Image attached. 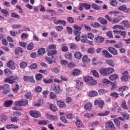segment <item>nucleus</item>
I'll return each instance as SVG.
<instances>
[{"label": "nucleus", "mask_w": 130, "mask_h": 130, "mask_svg": "<svg viewBox=\"0 0 130 130\" xmlns=\"http://www.w3.org/2000/svg\"><path fill=\"white\" fill-rule=\"evenodd\" d=\"M84 107L85 110H89L91 109L92 107V104L91 103H88L87 104H85Z\"/></svg>", "instance_id": "obj_30"}, {"label": "nucleus", "mask_w": 130, "mask_h": 130, "mask_svg": "<svg viewBox=\"0 0 130 130\" xmlns=\"http://www.w3.org/2000/svg\"><path fill=\"white\" fill-rule=\"evenodd\" d=\"M42 91V87L41 86H37L36 87V89H35V91L36 93H40Z\"/></svg>", "instance_id": "obj_60"}, {"label": "nucleus", "mask_w": 130, "mask_h": 130, "mask_svg": "<svg viewBox=\"0 0 130 130\" xmlns=\"http://www.w3.org/2000/svg\"><path fill=\"white\" fill-rule=\"evenodd\" d=\"M57 51L56 50H48L47 55L48 56H51L54 55L55 54H57Z\"/></svg>", "instance_id": "obj_29"}, {"label": "nucleus", "mask_w": 130, "mask_h": 130, "mask_svg": "<svg viewBox=\"0 0 130 130\" xmlns=\"http://www.w3.org/2000/svg\"><path fill=\"white\" fill-rule=\"evenodd\" d=\"M75 57L78 59H81V57H82V53H81L80 51H77L74 54Z\"/></svg>", "instance_id": "obj_28"}, {"label": "nucleus", "mask_w": 130, "mask_h": 130, "mask_svg": "<svg viewBox=\"0 0 130 130\" xmlns=\"http://www.w3.org/2000/svg\"><path fill=\"white\" fill-rule=\"evenodd\" d=\"M66 116L67 119H73V113H68L67 115H65Z\"/></svg>", "instance_id": "obj_64"}, {"label": "nucleus", "mask_w": 130, "mask_h": 130, "mask_svg": "<svg viewBox=\"0 0 130 130\" xmlns=\"http://www.w3.org/2000/svg\"><path fill=\"white\" fill-rule=\"evenodd\" d=\"M82 62L84 63H89V62L91 61V59H89L87 55H84V56L82 57Z\"/></svg>", "instance_id": "obj_19"}, {"label": "nucleus", "mask_w": 130, "mask_h": 130, "mask_svg": "<svg viewBox=\"0 0 130 130\" xmlns=\"http://www.w3.org/2000/svg\"><path fill=\"white\" fill-rule=\"evenodd\" d=\"M109 113H110L108 111H106L104 113H99L98 116L101 117L106 116H108L109 114Z\"/></svg>", "instance_id": "obj_51"}, {"label": "nucleus", "mask_w": 130, "mask_h": 130, "mask_svg": "<svg viewBox=\"0 0 130 130\" xmlns=\"http://www.w3.org/2000/svg\"><path fill=\"white\" fill-rule=\"evenodd\" d=\"M47 118L48 119H49L51 121L57 120L58 117L57 116L52 115H47Z\"/></svg>", "instance_id": "obj_26"}, {"label": "nucleus", "mask_w": 130, "mask_h": 130, "mask_svg": "<svg viewBox=\"0 0 130 130\" xmlns=\"http://www.w3.org/2000/svg\"><path fill=\"white\" fill-rule=\"evenodd\" d=\"M57 105H58V106L59 108H62V107H64L66 106V104H64V103L63 101H57Z\"/></svg>", "instance_id": "obj_31"}, {"label": "nucleus", "mask_w": 130, "mask_h": 130, "mask_svg": "<svg viewBox=\"0 0 130 130\" xmlns=\"http://www.w3.org/2000/svg\"><path fill=\"white\" fill-rule=\"evenodd\" d=\"M3 90V93L5 94H8L10 91V85L5 84L0 86V90Z\"/></svg>", "instance_id": "obj_4"}, {"label": "nucleus", "mask_w": 130, "mask_h": 130, "mask_svg": "<svg viewBox=\"0 0 130 130\" xmlns=\"http://www.w3.org/2000/svg\"><path fill=\"white\" fill-rule=\"evenodd\" d=\"M102 54L107 58H111L113 57L112 55H111L110 53H109L108 50H102Z\"/></svg>", "instance_id": "obj_14"}, {"label": "nucleus", "mask_w": 130, "mask_h": 130, "mask_svg": "<svg viewBox=\"0 0 130 130\" xmlns=\"http://www.w3.org/2000/svg\"><path fill=\"white\" fill-rule=\"evenodd\" d=\"M96 96H98V93L94 90H92L89 92V96L90 98Z\"/></svg>", "instance_id": "obj_27"}, {"label": "nucleus", "mask_w": 130, "mask_h": 130, "mask_svg": "<svg viewBox=\"0 0 130 130\" xmlns=\"http://www.w3.org/2000/svg\"><path fill=\"white\" fill-rule=\"evenodd\" d=\"M129 89V88L126 86H122L120 87H119L118 89V92L120 93H119V95L121 96H124V94H123V92L125 91H127Z\"/></svg>", "instance_id": "obj_7"}, {"label": "nucleus", "mask_w": 130, "mask_h": 130, "mask_svg": "<svg viewBox=\"0 0 130 130\" xmlns=\"http://www.w3.org/2000/svg\"><path fill=\"white\" fill-rule=\"evenodd\" d=\"M119 95V94H118L117 92H111L110 94V95L113 98H118V95Z\"/></svg>", "instance_id": "obj_43"}, {"label": "nucleus", "mask_w": 130, "mask_h": 130, "mask_svg": "<svg viewBox=\"0 0 130 130\" xmlns=\"http://www.w3.org/2000/svg\"><path fill=\"white\" fill-rule=\"evenodd\" d=\"M83 86V82H81L80 80H76V88L80 89Z\"/></svg>", "instance_id": "obj_17"}, {"label": "nucleus", "mask_w": 130, "mask_h": 130, "mask_svg": "<svg viewBox=\"0 0 130 130\" xmlns=\"http://www.w3.org/2000/svg\"><path fill=\"white\" fill-rule=\"evenodd\" d=\"M74 29H75L74 30V34L76 36H80L81 27L76 25L74 26Z\"/></svg>", "instance_id": "obj_9"}, {"label": "nucleus", "mask_w": 130, "mask_h": 130, "mask_svg": "<svg viewBox=\"0 0 130 130\" xmlns=\"http://www.w3.org/2000/svg\"><path fill=\"white\" fill-rule=\"evenodd\" d=\"M129 78L130 77L128 75V72L126 71L123 73V76L121 77V80L123 82H127Z\"/></svg>", "instance_id": "obj_10"}, {"label": "nucleus", "mask_w": 130, "mask_h": 130, "mask_svg": "<svg viewBox=\"0 0 130 130\" xmlns=\"http://www.w3.org/2000/svg\"><path fill=\"white\" fill-rule=\"evenodd\" d=\"M43 77V75L42 74H38L36 75V80L38 81H40Z\"/></svg>", "instance_id": "obj_45"}, {"label": "nucleus", "mask_w": 130, "mask_h": 130, "mask_svg": "<svg viewBox=\"0 0 130 130\" xmlns=\"http://www.w3.org/2000/svg\"><path fill=\"white\" fill-rule=\"evenodd\" d=\"M70 48L71 49H77L78 48V46L77 45V44H75V43H70Z\"/></svg>", "instance_id": "obj_50"}, {"label": "nucleus", "mask_w": 130, "mask_h": 130, "mask_svg": "<svg viewBox=\"0 0 130 130\" xmlns=\"http://www.w3.org/2000/svg\"><path fill=\"white\" fill-rule=\"evenodd\" d=\"M2 13L3 14V16L5 17H8L9 16V13L7 11L6 9H2Z\"/></svg>", "instance_id": "obj_49"}, {"label": "nucleus", "mask_w": 130, "mask_h": 130, "mask_svg": "<svg viewBox=\"0 0 130 130\" xmlns=\"http://www.w3.org/2000/svg\"><path fill=\"white\" fill-rule=\"evenodd\" d=\"M51 90L55 92L56 94L60 93L61 92L59 85H51Z\"/></svg>", "instance_id": "obj_6"}, {"label": "nucleus", "mask_w": 130, "mask_h": 130, "mask_svg": "<svg viewBox=\"0 0 130 130\" xmlns=\"http://www.w3.org/2000/svg\"><path fill=\"white\" fill-rule=\"evenodd\" d=\"M45 50L44 48H41L39 49L38 53L39 55H42L45 54Z\"/></svg>", "instance_id": "obj_40"}, {"label": "nucleus", "mask_w": 130, "mask_h": 130, "mask_svg": "<svg viewBox=\"0 0 130 130\" xmlns=\"http://www.w3.org/2000/svg\"><path fill=\"white\" fill-rule=\"evenodd\" d=\"M5 75L7 76H8L11 74H12L13 72L10 70V69H6L4 70Z\"/></svg>", "instance_id": "obj_37"}, {"label": "nucleus", "mask_w": 130, "mask_h": 130, "mask_svg": "<svg viewBox=\"0 0 130 130\" xmlns=\"http://www.w3.org/2000/svg\"><path fill=\"white\" fill-rule=\"evenodd\" d=\"M105 39L103 37L98 36L94 39V42L95 44H101L104 42Z\"/></svg>", "instance_id": "obj_11"}, {"label": "nucleus", "mask_w": 130, "mask_h": 130, "mask_svg": "<svg viewBox=\"0 0 130 130\" xmlns=\"http://www.w3.org/2000/svg\"><path fill=\"white\" fill-rule=\"evenodd\" d=\"M82 6V7H84L85 9V10H89L91 9V5L88 4L87 3H84L81 4Z\"/></svg>", "instance_id": "obj_36"}, {"label": "nucleus", "mask_w": 130, "mask_h": 130, "mask_svg": "<svg viewBox=\"0 0 130 130\" xmlns=\"http://www.w3.org/2000/svg\"><path fill=\"white\" fill-rule=\"evenodd\" d=\"M27 65V64L26 62H21L20 63V68L22 69L25 68Z\"/></svg>", "instance_id": "obj_63"}, {"label": "nucleus", "mask_w": 130, "mask_h": 130, "mask_svg": "<svg viewBox=\"0 0 130 130\" xmlns=\"http://www.w3.org/2000/svg\"><path fill=\"white\" fill-rule=\"evenodd\" d=\"M5 82H6V83H8L9 84H13L15 82L14 80L9 78H5Z\"/></svg>", "instance_id": "obj_48"}, {"label": "nucleus", "mask_w": 130, "mask_h": 130, "mask_svg": "<svg viewBox=\"0 0 130 130\" xmlns=\"http://www.w3.org/2000/svg\"><path fill=\"white\" fill-rule=\"evenodd\" d=\"M15 104L17 106L26 107L28 104V101L26 99H21L19 101H16Z\"/></svg>", "instance_id": "obj_5"}, {"label": "nucleus", "mask_w": 130, "mask_h": 130, "mask_svg": "<svg viewBox=\"0 0 130 130\" xmlns=\"http://www.w3.org/2000/svg\"><path fill=\"white\" fill-rule=\"evenodd\" d=\"M67 66L69 69L74 68L76 66V64L74 63V62H71L67 64Z\"/></svg>", "instance_id": "obj_57"}, {"label": "nucleus", "mask_w": 130, "mask_h": 130, "mask_svg": "<svg viewBox=\"0 0 130 130\" xmlns=\"http://www.w3.org/2000/svg\"><path fill=\"white\" fill-rule=\"evenodd\" d=\"M43 81L44 82L45 84H51L53 83V80L52 78H50V79H44V80H43Z\"/></svg>", "instance_id": "obj_34"}, {"label": "nucleus", "mask_w": 130, "mask_h": 130, "mask_svg": "<svg viewBox=\"0 0 130 130\" xmlns=\"http://www.w3.org/2000/svg\"><path fill=\"white\" fill-rule=\"evenodd\" d=\"M95 106H98L100 109H103L104 105V101L103 100L99 101L95 100L94 103Z\"/></svg>", "instance_id": "obj_8"}, {"label": "nucleus", "mask_w": 130, "mask_h": 130, "mask_svg": "<svg viewBox=\"0 0 130 130\" xmlns=\"http://www.w3.org/2000/svg\"><path fill=\"white\" fill-rule=\"evenodd\" d=\"M29 68L30 70H35L38 68V65L36 63L31 64Z\"/></svg>", "instance_id": "obj_61"}, {"label": "nucleus", "mask_w": 130, "mask_h": 130, "mask_svg": "<svg viewBox=\"0 0 130 130\" xmlns=\"http://www.w3.org/2000/svg\"><path fill=\"white\" fill-rule=\"evenodd\" d=\"M98 92L99 94L103 95L104 94H105L107 92H108V90H107L106 89H99L98 90Z\"/></svg>", "instance_id": "obj_52"}, {"label": "nucleus", "mask_w": 130, "mask_h": 130, "mask_svg": "<svg viewBox=\"0 0 130 130\" xmlns=\"http://www.w3.org/2000/svg\"><path fill=\"white\" fill-rule=\"evenodd\" d=\"M34 44H33V43H30L27 46V49L29 51L32 50L34 49Z\"/></svg>", "instance_id": "obj_41"}, {"label": "nucleus", "mask_w": 130, "mask_h": 130, "mask_svg": "<svg viewBox=\"0 0 130 130\" xmlns=\"http://www.w3.org/2000/svg\"><path fill=\"white\" fill-rule=\"evenodd\" d=\"M10 121L13 123H17L19 121V118L18 117H11Z\"/></svg>", "instance_id": "obj_44"}, {"label": "nucleus", "mask_w": 130, "mask_h": 130, "mask_svg": "<svg viewBox=\"0 0 130 130\" xmlns=\"http://www.w3.org/2000/svg\"><path fill=\"white\" fill-rule=\"evenodd\" d=\"M98 21L100 22L102 24H108V21L106 20L105 18H103L102 17H100L98 18Z\"/></svg>", "instance_id": "obj_21"}, {"label": "nucleus", "mask_w": 130, "mask_h": 130, "mask_svg": "<svg viewBox=\"0 0 130 130\" xmlns=\"http://www.w3.org/2000/svg\"><path fill=\"white\" fill-rule=\"evenodd\" d=\"M113 121L114 122L116 126H117V127H119L120 125V122L119 120H118L117 118H116L114 120H113Z\"/></svg>", "instance_id": "obj_55"}, {"label": "nucleus", "mask_w": 130, "mask_h": 130, "mask_svg": "<svg viewBox=\"0 0 130 130\" xmlns=\"http://www.w3.org/2000/svg\"><path fill=\"white\" fill-rule=\"evenodd\" d=\"M65 57H66V58L69 60L72 59V53L70 52L67 53L66 54H65Z\"/></svg>", "instance_id": "obj_54"}, {"label": "nucleus", "mask_w": 130, "mask_h": 130, "mask_svg": "<svg viewBox=\"0 0 130 130\" xmlns=\"http://www.w3.org/2000/svg\"><path fill=\"white\" fill-rule=\"evenodd\" d=\"M113 32L115 38L117 39H120L121 36H122L123 38H125L126 35V32L125 31L117 30L115 29L113 30Z\"/></svg>", "instance_id": "obj_2"}, {"label": "nucleus", "mask_w": 130, "mask_h": 130, "mask_svg": "<svg viewBox=\"0 0 130 130\" xmlns=\"http://www.w3.org/2000/svg\"><path fill=\"white\" fill-rule=\"evenodd\" d=\"M14 62L11 59L9 60V61L7 62V67L12 70H15V66L14 65Z\"/></svg>", "instance_id": "obj_15"}, {"label": "nucleus", "mask_w": 130, "mask_h": 130, "mask_svg": "<svg viewBox=\"0 0 130 130\" xmlns=\"http://www.w3.org/2000/svg\"><path fill=\"white\" fill-rule=\"evenodd\" d=\"M117 2L115 0H111L110 5L112 7H116L117 6Z\"/></svg>", "instance_id": "obj_58"}, {"label": "nucleus", "mask_w": 130, "mask_h": 130, "mask_svg": "<svg viewBox=\"0 0 130 130\" xmlns=\"http://www.w3.org/2000/svg\"><path fill=\"white\" fill-rule=\"evenodd\" d=\"M122 116H123L124 119L128 120L129 119V115L126 113L122 114Z\"/></svg>", "instance_id": "obj_62"}, {"label": "nucleus", "mask_w": 130, "mask_h": 130, "mask_svg": "<svg viewBox=\"0 0 130 130\" xmlns=\"http://www.w3.org/2000/svg\"><path fill=\"white\" fill-rule=\"evenodd\" d=\"M81 43H87L88 42V39H87V37L86 35H82L81 36Z\"/></svg>", "instance_id": "obj_39"}, {"label": "nucleus", "mask_w": 130, "mask_h": 130, "mask_svg": "<svg viewBox=\"0 0 130 130\" xmlns=\"http://www.w3.org/2000/svg\"><path fill=\"white\" fill-rule=\"evenodd\" d=\"M118 78V75L116 74H113L109 76V79L111 81H114Z\"/></svg>", "instance_id": "obj_38"}, {"label": "nucleus", "mask_w": 130, "mask_h": 130, "mask_svg": "<svg viewBox=\"0 0 130 130\" xmlns=\"http://www.w3.org/2000/svg\"><path fill=\"white\" fill-rule=\"evenodd\" d=\"M84 80L87 84L89 85H94L97 84V81L93 79V78L90 76L85 77Z\"/></svg>", "instance_id": "obj_3"}, {"label": "nucleus", "mask_w": 130, "mask_h": 130, "mask_svg": "<svg viewBox=\"0 0 130 130\" xmlns=\"http://www.w3.org/2000/svg\"><path fill=\"white\" fill-rule=\"evenodd\" d=\"M45 61L48 62V64H52L53 63H55V60L54 59V56H51V58L49 57H45Z\"/></svg>", "instance_id": "obj_16"}, {"label": "nucleus", "mask_w": 130, "mask_h": 130, "mask_svg": "<svg viewBox=\"0 0 130 130\" xmlns=\"http://www.w3.org/2000/svg\"><path fill=\"white\" fill-rule=\"evenodd\" d=\"M99 72L102 76H108L114 72V70L110 67L107 68H102L99 69Z\"/></svg>", "instance_id": "obj_1"}, {"label": "nucleus", "mask_w": 130, "mask_h": 130, "mask_svg": "<svg viewBox=\"0 0 130 130\" xmlns=\"http://www.w3.org/2000/svg\"><path fill=\"white\" fill-rule=\"evenodd\" d=\"M38 123L39 125H46L47 124L49 123V122L47 120H42V121H41V120L39 121L38 122Z\"/></svg>", "instance_id": "obj_42"}, {"label": "nucleus", "mask_w": 130, "mask_h": 130, "mask_svg": "<svg viewBox=\"0 0 130 130\" xmlns=\"http://www.w3.org/2000/svg\"><path fill=\"white\" fill-rule=\"evenodd\" d=\"M6 128H7L8 129H17L18 128V126L17 125H15L13 124H7L6 126Z\"/></svg>", "instance_id": "obj_23"}, {"label": "nucleus", "mask_w": 130, "mask_h": 130, "mask_svg": "<svg viewBox=\"0 0 130 130\" xmlns=\"http://www.w3.org/2000/svg\"><path fill=\"white\" fill-rule=\"evenodd\" d=\"M121 23L123 24L124 25V26L126 27L127 28H129L130 27V24L127 20L122 21Z\"/></svg>", "instance_id": "obj_47"}, {"label": "nucleus", "mask_w": 130, "mask_h": 130, "mask_svg": "<svg viewBox=\"0 0 130 130\" xmlns=\"http://www.w3.org/2000/svg\"><path fill=\"white\" fill-rule=\"evenodd\" d=\"M13 102V100L5 101L4 104H3V106H4L5 107H10L12 105Z\"/></svg>", "instance_id": "obj_25"}, {"label": "nucleus", "mask_w": 130, "mask_h": 130, "mask_svg": "<svg viewBox=\"0 0 130 130\" xmlns=\"http://www.w3.org/2000/svg\"><path fill=\"white\" fill-rule=\"evenodd\" d=\"M14 53L15 54L18 55L19 53H23V49L22 48L19 47L15 49V50L14 51Z\"/></svg>", "instance_id": "obj_24"}, {"label": "nucleus", "mask_w": 130, "mask_h": 130, "mask_svg": "<svg viewBox=\"0 0 130 130\" xmlns=\"http://www.w3.org/2000/svg\"><path fill=\"white\" fill-rule=\"evenodd\" d=\"M81 71L78 69H74V71L72 73V75L74 76H77L79 75H80Z\"/></svg>", "instance_id": "obj_35"}, {"label": "nucleus", "mask_w": 130, "mask_h": 130, "mask_svg": "<svg viewBox=\"0 0 130 130\" xmlns=\"http://www.w3.org/2000/svg\"><path fill=\"white\" fill-rule=\"evenodd\" d=\"M29 114L34 118H39L41 116L40 113L37 111H30Z\"/></svg>", "instance_id": "obj_12"}, {"label": "nucleus", "mask_w": 130, "mask_h": 130, "mask_svg": "<svg viewBox=\"0 0 130 130\" xmlns=\"http://www.w3.org/2000/svg\"><path fill=\"white\" fill-rule=\"evenodd\" d=\"M106 63L111 67H115V62L112 59H106L105 60Z\"/></svg>", "instance_id": "obj_22"}, {"label": "nucleus", "mask_w": 130, "mask_h": 130, "mask_svg": "<svg viewBox=\"0 0 130 130\" xmlns=\"http://www.w3.org/2000/svg\"><path fill=\"white\" fill-rule=\"evenodd\" d=\"M91 8L95 10H100L101 9L100 6L97 4H92L91 5Z\"/></svg>", "instance_id": "obj_46"}, {"label": "nucleus", "mask_w": 130, "mask_h": 130, "mask_svg": "<svg viewBox=\"0 0 130 130\" xmlns=\"http://www.w3.org/2000/svg\"><path fill=\"white\" fill-rule=\"evenodd\" d=\"M117 9L121 11H125L126 10V8L124 5H121L120 6H119Z\"/></svg>", "instance_id": "obj_56"}, {"label": "nucleus", "mask_w": 130, "mask_h": 130, "mask_svg": "<svg viewBox=\"0 0 130 130\" xmlns=\"http://www.w3.org/2000/svg\"><path fill=\"white\" fill-rule=\"evenodd\" d=\"M75 124L77 127H78V128H81L84 125L82 122H81L80 120H77L76 122H75Z\"/></svg>", "instance_id": "obj_32"}, {"label": "nucleus", "mask_w": 130, "mask_h": 130, "mask_svg": "<svg viewBox=\"0 0 130 130\" xmlns=\"http://www.w3.org/2000/svg\"><path fill=\"white\" fill-rule=\"evenodd\" d=\"M50 109L51 111L55 112L57 111V107L53 104H50Z\"/></svg>", "instance_id": "obj_33"}, {"label": "nucleus", "mask_w": 130, "mask_h": 130, "mask_svg": "<svg viewBox=\"0 0 130 130\" xmlns=\"http://www.w3.org/2000/svg\"><path fill=\"white\" fill-rule=\"evenodd\" d=\"M106 128H109V129H115V127L113 124V122L110 121L106 123Z\"/></svg>", "instance_id": "obj_20"}, {"label": "nucleus", "mask_w": 130, "mask_h": 130, "mask_svg": "<svg viewBox=\"0 0 130 130\" xmlns=\"http://www.w3.org/2000/svg\"><path fill=\"white\" fill-rule=\"evenodd\" d=\"M62 24L63 26H66V21L65 20H58L56 22H55V24Z\"/></svg>", "instance_id": "obj_53"}, {"label": "nucleus", "mask_w": 130, "mask_h": 130, "mask_svg": "<svg viewBox=\"0 0 130 130\" xmlns=\"http://www.w3.org/2000/svg\"><path fill=\"white\" fill-rule=\"evenodd\" d=\"M108 51L113 55H117L118 54V50L112 47H109L108 48Z\"/></svg>", "instance_id": "obj_13"}, {"label": "nucleus", "mask_w": 130, "mask_h": 130, "mask_svg": "<svg viewBox=\"0 0 130 130\" xmlns=\"http://www.w3.org/2000/svg\"><path fill=\"white\" fill-rule=\"evenodd\" d=\"M121 106L122 108L124 109V110L128 109L127 106H126V103L125 101H123V102H122Z\"/></svg>", "instance_id": "obj_59"}, {"label": "nucleus", "mask_w": 130, "mask_h": 130, "mask_svg": "<svg viewBox=\"0 0 130 130\" xmlns=\"http://www.w3.org/2000/svg\"><path fill=\"white\" fill-rule=\"evenodd\" d=\"M121 20H122V18H121V16L119 15L117 17L113 18V19L112 20V21H111V22H112V24H117V23L119 22Z\"/></svg>", "instance_id": "obj_18"}]
</instances>
